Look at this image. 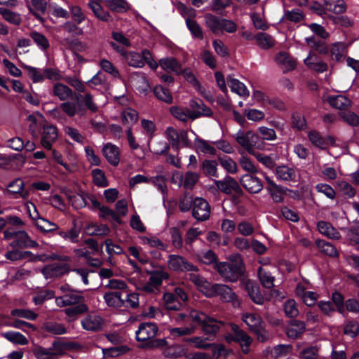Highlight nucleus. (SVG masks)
I'll use <instances>...</instances> for the list:
<instances>
[{
	"label": "nucleus",
	"mask_w": 359,
	"mask_h": 359,
	"mask_svg": "<svg viewBox=\"0 0 359 359\" xmlns=\"http://www.w3.org/2000/svg\"><path fill=\"white\" fill-rule=\"evenodd\" d=\"M216 269L224 279L233 282L242 274L243 262L240 255H236L235 262L217 264Z\"/></svg>",
	"instance_id": "3"
},
{
	"label": "nucleus",
	"mask_w": 359,
	"mask_h": 359,
	"mask_svg": "<svg viewBox=\"0 0 359 359\" xmlns=\"http://www.w3.org/2000/svg\"><path fill=\"white\" fill-rule=\"evenodd\" d=\"M175 321L177 324L184 322L189 323V325L180 327H169L168 330L172 339L194 334L197 325H201L203 331L206 334H216L219 328L217 322L214 318L196 310H191L188 314H177Z\"/></svg>",
	"instance_id": "1"
},
{
	"label": "nucleus",
	"mask_w": 359,
	"mask_h": 359,
	"mask_svg": "<svg viewBox=\"0 0 359 359\" xmlns=\"http://www.w3.org/2000/svg\"><path fill=\"white\" fill-rule=\"evenodd\" d=\"M218 163L215 160L205 159L202 162L201 169L203 173L208 177H218Z\"/></svg>",
	"instance_id": "42"
},
{
	"label": "nucleus",
	"mask_w": 359,
	"mask_h": 359,
	"mask_svg": "<svg viewBox=\"0 0 359 359\" xmlns=\"http://www.w3.org/2000/svg\"><path fill=\"white\" fill-rule=\"evenodd\" d=\"M102 152L106 160L111 165L116 166L120 161V149L111 143H106L103 145Z\"/></svg>",
	"instance_id": "16"
},
{
	"label": "nucleus",
	"mask_w": 359,
	"mask_h": 359,
	"mask_svg": "<svg viewBox=\"0 0 359 359\" xmlns=\"http://www.w3.org/2000/svg\"><path fill=\"white\" fill-rule=\"evenodd\" d=\"M180 130H177L173 127H168L165 130V136L171 144L172 148L176 150L180 149Z\"/></svg>",
	"instance_id": "41"
},
{
	"label": "nucleus",
	"mask_w": 359,
	"mask_h": 359,
	"mask_svg": "<svg viewBox=\"0 0 359 359\" xmlns=\"http://www.w3.org/2000/svg\"><path fill=\"white\" fill-rule=\"evenodd\" d=\"M257 46L262 49H269L275 45L274 39L269 34L260 32L255 36Z\"/></svg>",
	"instance_id": "35"
},
{
	"label": "nucleus",
	"mask_w": 359,
	"mask_h": 359,
	"mask_svg": "<svg viewBox=\"0 0 359 359\" xmlns=\"http://www.w3.org/2000/svg\"><path fill=\"white\" fill-rule=\"evenodd\" d=\"M122 292L120 291L108 292L104 295V299L109 306L121 307L125 305V301L121 298Z\"/></svg>",
	"instance_id": "31"
},
{
	"label": "nucleus",
	"mask_w": 359,
	"mask_h": 359,
	"mask_svg": "<svg viewBox=\"0 0 359 359\" xmlns=\"http://www.w3.org/2000/svg\"><path fill=\"white\" fill-rule=\"evenodd\" d=\"M57 136V129L55 126L49 123L44 124L41 140V145L45 149L50 150Z\"/></svg>",
	"instance_id": "11"
},
{
	"label": "nucleus",
	"mask_w": 359,
	"mask_h": 359,
	"mask_svg": "<svg viewBox=\"0 0 359 359\" xmlns=\"http://www.w3.org/2000/svg\"><path fill=\"white\" fill-rule=\"evenodd\" d=\"M169 111L173 117L182 122H187L189 120L194 121L201 117V114H209L208 109H205V111L201 113L179 106H172Z\"/></svg>",
	"instance_id": "5"
},
{
	"label": "nucleus",
	"mask_w": 359,
	"mask_h": 359,
	"mask_svg": "<svg viewBox=\"0 0 359 359\" xmlns=\"http://www.w3.org/2000/svg\"><path fill=\"white\" fill-rule=\"evenodd\" d=\"M159 65L165 71L180 74V67L177 60L172 57L162 58L159 60Z\"/></svg>",
	"instance_id": "46"
},
{
	"label": "nucleus",
	"mask_w": 359,
	"mask_h": 359,
	"mask_svg": "<svg viewBox=\"0 0 359 359\" xmlns=\"http://www.w3.org/2000/svg\"><path fill=\"white\" fill-rule=\"evenodd\" d=\"M36 227L43 233H48L56 231L59 229L57 224L40 216L39 219L34 223Z\"/></svg>",
	"instance_id": "38"
},
{
	"label": "nucleus",
	"mask_w": 359,
	"mask_h": 359,
	"mask_svg": "<svg viewBox=\"0 0 359 359\" xmlns=\"http://www.w3.org/2000/svg\"><path fill=\"white\" fill-rule=\"evenodd\" d=\"M101 2L104 4L103 1L99 0V1H91L88 3V5L97 18L102 21H109L111 20V17L107 12L102 9L100 5Z\"/></svg>",
	"instance_id": "39"
},
{
	"label": "nucleus",
	"mask_w": 359,
	"mask_h": 359,
	"mask_svg": "<svg viewBox=\"0 0 359 359\" xmlns=\"http://www.w3.org/2000/svg\"><path fill=\"white\" fill-rule=\"evenodd\" d=\"M2 336L10 342L15 344L26 345L28 344V339L26 338V337L18 332H6L2 333Z\"/></svg>",
	"instance_id": "48"
},
{
	"label": "nucleus",
	"mask_w": 359,
	"mask_h": 359,
	"mask_svg": "<svg viewBox=\"0 0 359 359\" xmlns=\"http://www.w3.org/2000/svg\"><path fill=\"white\" fill-rule=\"evenodd\" d=\"M276 63L282 67L284 71H290L295 68L296 63L288 53L280 52L275 57Z\"/></svg>",
	"instance_id": "32"
},
{
	"label": "nucleus",
	"mask_w": 359,
	"mask_h": 359,
	"mask_svg": "<svg viewBox=\"0 0 359 359\" xmlns=\"http://www.w3.org/2000/svg\"><path fill=\"white\" fill-rule=\"evenodd\" d=\"M6 191L10 197L15 199L27 200L29 196V191L25 189V183L21 178L11 181L8 184Z\"/></svg>",
	"instance_id": "7"
},
{
	"label": "nucleus",
	"mask_w": 359,
	"mask_h": 359,
	"mask_svg": "<svg viewBox=\"0 0 359 359\" xmlns=\"http://www.w3.org/2000/svg\"><path fill=\"white\" fill-rule=\"evenodd\" d=\"M187 348L181 344H174L165 347L163 351V355L166 358H178L187 356Z\"/></svg>",
	"instance_id": "27"
},
{
	"label": "nucleus",
	"mask_w": 359,
	"mask_h": 359,
	"mask_svg": "<svg viewBox=\"0 0 359 359\" xmlns=\"http://www.w3.org/2000/svg\"><path fill=\"white\" fill-rule=\"evenodd\" d=\"M102 318L95 313L86 315L81 321L82 327L87 331L95 332L102 328Z\"/></svg>",
	"instance_id": "14"
},
{
	"label": "nucleus",
	"mask_w": 359,
	"mask_h": 359,
	"mask_svg": "<svg viewBox=\"0 0 359 359\" xmlns=\"http://www.w3.org/2000/svg\"><path fill=\"white\" fill-rule=\"evenodd\" d=\"M278 179L282 181L297 182V174L294 168L287 165L278 166L276 169Z\"/></svg>",
	"instance_id": "29"
},
{
	"label": "nucleus",
	"mask_w": 359,
	"mask_h": 359,
	"mask_svg": "<svg viewBox=\"0 0 359 359\" xmlns=\"http://www.w3.org/2000/svg\"><path fill=\"white\" fill-rule=\"evenodd\" d=\"M214 182L218 189L226 194H231L238 188L237 182L230 176H226L222 180H215Z\"/></svg>",
	"instance_id": "25"
},
{
	"label": "nucleus",
	"mask_w": 359,
	"mask_h": 359,
	"mask_svg": "<svg viewBox=\"0 0 359 359\" xmlns=\"http://www.w3.org/2000/svg\"><path fill=\"white\" fill-rule=\"evenodd\" d=\"M307 44L314 50L317 51L319 54L327 55L329 52V48L322 41L316 40L315 37H307L305 39Z\"/></svg>",
	"instance_id": "43"
},
{
	"label": "nucleus",
	"mask_w": 359,
	"mask_h": 359,
	"mask_svg": "<svg viewBox=\"0 0 359 359\" xmlns=\"http://www.w3.org/2000/svg\"><path fill=\"white\" fill-rule=\"evenodd\" d=\"M191 133L195 135L194 149L197 153H203L204 154L215 155L217 149L215 147L214 142H210L200 138L194 130Z\"/></svg>",
	"instance_id": "15"
},
{
	"label": "nucleus",
	"mask_w": 359,
	"mask_h": 359,
	"mask_svg": "<svg viewBox=\"0 0 359 359\" xmlns=\"http://www.w3.org/2000/svg\"><path fill=\"white\" fill-rule=\"evenodd\" d=\"M14 237L15 240L11 243L12 247L35 248L38 246V243L32 240L25 231L15 233Z\"/></svg>",
	"instance_id": "21"
},
{
	"label": "nucleus",
	"mask_w": 359,
	"mask_h": 359,
	"mask_svg": "<svg viewBox=\"0 0 359 359\" xmlns=\"http://www.w3.org/2000/svg\"><path fill=\"white\" fill-rule=\"evenodd\" d=\"M60 107L65 114L69 117H73L75 115H79L81 116L86 114V111L79 107V104L74 102L63 101L60 104Z\"/></svg>",
	"instance_id": "28"
},
{
	"label": "nucleus",
	"mask_w": 359,
	"mask_h": 359,
	"mask_svg": "<svg viewBox=\"0 0 359 359\" xmlns=\"http://www.w3.org/2000/svg\"><path fill=\"white\" fill-rule=\"evenodd\" d=\"M266 189L275 203L282 202L283 201V196L287 191L286 187L278 184L266 187Z\"/></svg>",
	"instance_id": "36"
},
{
	"label": "nucleus",
	"mask_w": 359,
	"mask_h": 359,
	"mask_svg": "<svg viewBox=\"0 0 359 359\" xmlns=\"http://www.w3.org/2000/svg\"><path fill=\"white\" fill-rule=\"evenodd\" d=\"M138 119L137 112L131 108L125 109L122 113V121L125 124L133 125Z\"/></svg>",
	"instance_id": "62"
},
{
	"label": "nucleus",
	"mask_w": 359,
	"mask_h": 359,
	"mask_svg": "<svg viewBox=\"0 0 359 359\" xmlns=\"http://www.w3.org/2000/svg\"><path fill=\"white\" fill-rule=\"evenodd\" d=\"M326 10L336 14H340L346 11V5L343 0H337L332 2L330 0L325 1Z\"/></svg>",
	"instance_id": "52"
},
{
	"label": "nucleus",
	"mask_w": 359,
	"mask_h": 359,
	"mask_svg": "<svg viewBox=\"0 0 359 359\" xmlns=\"http://www.w3.org/2000/svg\"><path fill=\"white\" fill-rule=\"evenodd\" d=\"M336 187L348 198L354 197L356 194V191L353 186L345 180H339L336 183Z\"/></svg>",
	"instance_id": "56"
},
{
	"label": "nucleus",
	"mask_w": 359,
	"mask_h": 359,
	"mask_svg": "<svg viewBox=\"0 0 359 359\" xmlns=\"http://www.w3.org/2000/svg\"><path fill=\"white\" fill-rule=\"evenodd\" d=\"M55 343H53V346L50 348L36 346L32 352L36 359H58L61 353L55 350Z\"/></svg>",
	"instance_id": "23"
},
{
	"label": "nucleus",
	"mask_w": 359,
	"mask_h": 359,
	"mask_svg": "<svg viewBox=\"0 0 359 359\" xmlns=\"http://www.w3.org/2000/svg\"><path fill=\"white\" fill-rule=\"evenodd\" d=\"M258 277L263 287L270 289L274 286L275 278L271 273L262 267L258 269Z\"/></svg>",
	"instance_id": "40"
},
{
	"label": "nucleus",
	"mask_w": 359,
	"mask_h": 359,
	"mask_svg": "<svg viewBox=\"0 0 359 359\" xmlns=\"http://www.w3.org/2000/svg\"><path fill=\"white\" fill-rule=\"evenodd\" d=\"M246 290L252 300L257 304H262L264 302V297L260 293L259 287L255 283L251 281L246 283Z\"/></svg>",
	"instance_id": "37"
},
{
	"label": "nucleus",
	"mask_w": 359,
	"mask_h": 359,
	"mask_svg": "<svg viewBox=\"0 0 359 359\" xmlns=\"http://www.w3.org/2000/svg\"><path fill=\"white\" fill-rule=\"evenodd\" d=\"M218 161L221 166L229 173H236L238 172L237 163L229 156L219 157Z\"/></svg>",
	"instance_id": "54"
},
{
	"label": "nucleus",
	"mask_w": 359,
	"mask_h": 359,
	"mask_svg": "<svg viewBox=\"0 0 359 359\" xmlns=\"http://www.w3.org/2000/svg\"><path fill=\"white\" fill-rule=\"evenodd\" d=\"M205 22L206 26L215 34L220 33L222 18L208 13L205 15Z\"/></svg>",
	"instance_id": "45"
},
{
	"label": "nucleus",
	"mask_w": 359,
	"mask_h": 359,
	"mask_svg": "<svg viewBox=\"0 0 359 359\" xmlns=\"http://www.w3.org/2000/svg\"><path fill=\"white\" fill-rule=\"evenodd\" d=\"M11 315L18 318H25L29 320H34L37 318L38 314L30 309H16L11 311Z\"/></svg>",
	"instance_id": "59"
},
{
	"label": "nucleus",
	"mask_w": 359,
	"mask_h": 359,
	"mask_svg": "<svg viewBox=\"0 0 359 359\" xmlns=\"http://www.w3.org/2000/svg\"><path fill=\"white\" fill-rule=\"evenodd\" d=\"M168 266L169 269L175 271H196L197 268L188 262L180 255H171L168 257Z\"/></svg>",
	"instance_id": "8"
},
{
	"label": "nucleus",
	"mask_w": 359,
	"mask_h": 359,
	"mask_svg": "<svg viewBox=\"0 0 359 359\" xmlns=\"http://www.w3.org/2000/svg\"><path fill=\"white\" fill-rule=\"evenodd\" d=\"M131 83L136 90L143 95H146L150 89V86L146 76L142 72H135L132 74Z\"/></svg>",
	"instance_id": "20"
},
{
	"label": "nucleus",
	"mask_w": 359,
	"mask_h": 359,
	"mask_svg": "<svg viewBox=\"0 0 359 359\" xmlns=\"http://www.w3.org/2000/svg\"><path fill=\"white\" fill-rule=\"evenodd\" d=\"M193 217L198 221H205L210 215V206L203 198L197 197L194 201Z\"/></svg>",
	"instance_id": "6"
},
{
	"label": "nucleus",
	"mask_w": 359,
	"mask_h": 359,
	"mask_svg": "<svg viewBox=\"0 0 359 359\" xmlns=\"http://www.w3.org/2000/svg\"><path fill=\"white\" fill-rule=\"evenodd\" d=\"M304 64L309 69L318 73L325 72L328 69L327 64L320 60L313 51L309 53L307 57L304 60Z\"/></svg>",
	"instance_id": "12"
},
{
	"label": "nucleus",
	"mask_w": 359,
	"mask_h": 359,
	"mask_svg": "<svg viewBox=\"0 0 359 359\" xmlns=\"http://www.w3.org/2000/svg\"><path fill=\"white\" fill-rule=\"evenodd\" d=\"M139 239L142 244L148 245L150 248H156L162 250L166 248V245L156 236H141L139 237Z\"/></svg>",
	"instance_id": "44"
},
{
	"label": "nucleus",
	"mask_w": 359,
	"mask_h": 359,
	"mask_svg": "<svg viewBox=\"0 0 359 359\" xmlns=\"http://www.w3.org/2000/svg\"><path fill=\"white\" fill-rule=\"evenodd\" d=\"M227 81L232 92L243 97L249 96L250 92L244 83L231 76L227 78Z\"/></svg>",
	"instance_id": "30"
},
{
	"label": "nucleus",
	"mask_w": 359,
	"mask_h": 359,
	"mask_svg": "<svg viewBox=\"0 0 359 359\" xmlns=\"http://www.w3.org/2000/svg\"><path fill=\"white\" fill-rule=\"evenodd\" d=\"M190 280L208 297L219 296L224 302H233L236 294L227 285L224 284H211L203 277L196 273L189 274Z\"/></svg>",
	"instance_id": "2"
},
{
	"label": "nucleus",
	"mask_w": 359,
	"mask_h": 359,
	"mask_svg": "<svg viewBox=\"0 0 359 359\" xmlns=\"http://www.w3.org/2000/svg\"><path fill=\"white\" fill-rule=\"evenodd\" d=\"M317 229L322 235L330 239L338 240L341 237L337 229H336L330 222L319 221L317 223Z\"/></svg>",
	"instance_id": "26"
},
{
	"label": "nucleus",
	"mask_w": 359,
	"mask_h": 359,
	"mask_svg": "<svg viewBox=\"0 0 359 359\" xmlns=\"http://www.w3.org/2000/svg\"><path fill=\"white\" fill-rule=\"evenodd\" d=\"M150 278L149 281L143 286V290L147 292H153L156 288L161 285L163 280L169 278V274L164 269L154 270L149 272Z\"/></svg>",
	"instance_id": "9"
},
{
	"label": "nucleus",
	"mask_w": 359,
	"mask_h": 359,
	"mask_svg": "<svg viewBox=\"0 0 359 359\" xmlns=\"http://www.w3.org/2000/svg\"><path fill=\"white\" fill-rule=\"evenodd\" d=\"M326 100L333 108L343 111L351 106V101L343 95H330Z\"/></svg>",
	"instance_id": "24"
},
{
	"label": "nucleus",
	"mask_w": 359,
	"mask_h": 359,
	"mask_svg": "<svg viewBox=\"0 0 359 359\" xmlns=\"http://www.w3.org/2000/svg\"><path fill=\"white\" fill-rule=\"evenodd\" d=\"M88 306L82 302L76 304V306L66 309L65 310V313L69 317L74 318L78 315H80L88 311Z\"/></svg>",
	"instance_id": "63"
},
{
	"label": "nucleus",
	"mask_w": 359,
	"mask_h": 359,
	"mask_svg": "<svg viewBox=\"0 0 359 359\" xmlns=\"http://www.w3.org/2000/svg\"><path fill=\"white\" fill-rule=\"evenodd\" d=\"M158 332V327L154 323H144L140 325L136 331V338L138 341H144L155 337Z\"/></svg>",
	"instance_id": "13"
},
{
	"label": "nucleus",
	"mask_w": 359,
	"mask_h": 359,
	"mask_svg": "<svg viewBox=\"0 0 359 359\" xmlns=\"http://www.w3.org/2000/svg\"><path fill=\"white\" fill-rule=\"evenodd\" d=\"M154 93L156 98L167 103L171 104L172 102V96L170 91L163 88L162 86H156L154 88Z\"/></svg>",
	"instance_id": "53"
},
{
	"label": "nucleus",
	"mask_w": 359,
	"mask_h": 359,
	"mask_svg": "<svg viewBox=\"0 0 359 359\" xmlns=\"http://www.w3.org/2000/svg\"><path fill=\"white\" fill-rule=\"evenodd\" d=\"M58 32H67L68 34L74 36L82 34V29L71 22H67L57 29Z\"/></svg>",
	"instance_id": "61"
},
{
	"label": "nucleus",
	"mask_w": 359,
	"mask_h": 359,
	"mask_svg": "<svg viewBox=\"0 0 359 359\" xmlns=\"http://www.w3.org/2000/svg\"><path fill=\"white\" fill-rule=\"evenodd\" d=\"M284 311L289 318L297 317L299 314V310L296 302L294 299H288L284 304Z\"/></svg>",
	"instance_id": "64"
},
{
	"label": "nucleus",
	"mask_w": 359,
	"mask_h": 359,
	"mask_svg": "<svg viewBox=\"0 0 359 359\" xmlns=\"http://www.w3.org/2000/svg\"><path fill=\"white\" fill-rule=\"evenodd\" d=\"M111 46L118 53L130 67L142 68L144 66L143 50L141 53L135 51H128L114 42H110Z\"/></svg>",
	"instance_id": "4"
},
{
	"label": "nucleus",
	"mask_w": 359,
	"mask_h": 359,
	"mask_svg": "<svg viewBox=\"0 0 359 359\" xmlns=\"http://www.w3.org/2000/svg\"><path fill=\"white\" fill-rule=\"evenodd\" d=\"M316 245L320 250L330 257H336L338 255L336 248L331 243L323 240L316 241Z\"/></svg>",
	"instance_id": "57"
},
{
	"label": "nucleus",
	"mask_w": 359,
	"mask_h": 359,
	"mask_svg": "<svg viewBox=\"0 0 359 359\" xmlns=\"http://www.w3.org/2000/svg\"><path fill=\"white\" fill-rule=\"evenodd\" d=\"M330 58L337 62H343L348 53V46L343 42H335L329 48Z\"/></svg>",
	"instance_id": "19"
},
{
	"label": "nucleus",
	"mask_w": 359,
	"mask_h": 359,
	"mask_svg": "<svg viewBox=\"0 0 359 359\" xmlns=\"http://www.w3.org/2000/svg\"><path fill=\"white\" fill-rule=\"evenodd\" d=\"M0 14L6 21L11 24L19 25L22 22L20 14L8 9L1 8Z\"/></svg>",
	"instance_id": "49"
},
{
	"label": "nucleus",
	"mask_w": 359,
	"mask_h": 359,
	"mask_svg": "<svg viewBox=\"0 0 359 359\" xmlns=\"http://www.w3.org/2000/svg\"><path fill=\"white\" fill-rule=\"evenodd\" d=\"M164 305L168 310H177L181 306V303L175 294L166 292L163 297Z\"/></svg>",
	"instance_id": "50"
},
{
	"label": "nucleus",
	"mask_w": 359,
	"mask_h": 359,
	"mask_svg": "<svg viewBox=\"0 0 359 359\" xmlns=\"http://www.w3.org/2000/svg\"><path fill=\"white\" fill-rule=\"evenodd\" d=\"M254 133L251 131L245 133L242 130H239L234 135V138L237 143L242 146L249 154H254V148L252 140Z\"/></svg>",
	"instance_id": "18"
},
{
	"label": "nucleus",
	"mask_w": 359,
	"mask_h": 359,
	"mask_svg": "<svg viewBox=\"0 0 359 359\" xmlns=\"http://www.w3.org/2000/svg\"><path fill=\"white\" fill-rule=\"evenodd\" d=\"M242 186L250 193H259L263 188L261 180L252 175L245 174L241 178Z\"/></svg>",
	"instance_id": "17"
},
{
	"label": "nucleus",
	"mask_w": 359,
	"mask_h": 359,
	"mask_svg": "<svg viewBox=\"0 0 359 359\" xmlns=\"http://www.w3.org/2000/svg\"><path fill=\"white\" fill-rule=\"evenodd\" d=\"M32 255L29 251H20L18 250H9L5 254L7 259L12 262L28 259Z\"/></svg>",
	"instance_id": "55"
},
{
	"label": "nucleus",
	"mask_w": 359,
	"mask_h": 359,
	"mask_svg": "<svg viewBox=\"0 0 359 359\" xmlns=\"http://www.w3.org/2000/svg\"><path fill=\"white\" fill-rule=\"evenodd\" d=\"M316 191L324 195L328 199L334 200L336 198L337 193L334 189L327 183H318L315 186Z\"/></svg>",
	"instance_id": "51"
},
{
	"label": "nucleus",
	"mask_w": 359,
	"mask_h": 359,
	"mask_svg": "<svg viewBox=\"0 0 359 359\" xmlns=\"http://www.w3.org/2000/svg\"><path fill=\"white\" fill-rule=\"evenodd\" d=\"M304 322L299 320L292 321L287 328V334L290 338L297 339L305 331Z\"/></svg>",
	"instance_id": "34"
},
{
	"label": "nucleus",
	"mask_w": 359,
	"mask_h": 359,
	"mask_svg": "<svg viewBox=\"0 0 359 359\" xmlns=\"http://www.w3.org/2000/svg\"><path fill=\"white\" fill-rule=\"evenodd\" d=\"M30 36L39 49L46 50L49 48L48 40L42 34L37 32H32L30 33Z\"/></svg>",
	"instance_id": "58"
},
{
	"label": "nucleus",
	"mask_w": 359,
	"mask_h": 359,
	"mask_svg": "<svg viewBox=\"0 0 359 359\" xmlns=\"http://www.w3.org/2000/svg\"><path fill=\"white\" fill-rule=\"evenodd\" d=\"M85 231L90 236H105L109 233V229L105 224H90Z\"/></svg>",
	"instance_id": "47"
},
{
	"label": "nucleus",
	"mask_w": 359,
	"mask_h": 359,
	"mask_svg": "<svg viewBox=\"0 0 359 359\" xmlns=\"http://www.w3.org/2000/svg\"><path fill=\"white\" fill-rule=\"evenodd\" d=\"M232 328L234 332V337L228 335L226 337V340L228 342L235 341L239 343L242 347L243 352L248 353L249 351V346L251 344L252 339L236 325H233Z\"/></svg>",
	"instance_id": "10"
},
{
	"label": "nucleus",
	"mask_w": 359,
	"mask_h": 359,
	"mask_svg": "<svg viewBox=\"0 0 359 359\" xmlns=\"http://www.w3.org/2000/svg\"><path fill=\"white\" fill-rule=\"evenodd\" d=\"M308 136L309 140L314 146L321 149H325L327 147V143L326 140L318 132L314 130L310 131Z\"/></svg>",
	"instance_id": "60"
},
{
	"label": "nucleus",
	"mask_w": 359,
	"mask_h": 359,
	"mask_svg": "<svg viewBox=\"0 0 359 359\" xmlns=\"http://www.w3.org/2000/svg\"><path fill=\"white\" fill-rule=\"evenodd\" d=\"M51 95L60 101H66L72 97L73 90L68 86L57 82L53 86Z\"/></svg>",
	"instance_id": "22"
},
{
	"label": "nucleus",
	"mask_w": 359,
	"mask_h": 359,
	"mask_svg": "<svg viewBox=\"0 0 359 359\" xmlns=\"http://www.w3.org/2000/svg\"><path fill=\"white\" fill-rule=\"evenodd\" d=\"M242 320L251 331L257 330V327H260L264 324L261 317L253 313H244L242 315Z\"/></svg>",
	"instance_id": "33"
}]
</instances>
